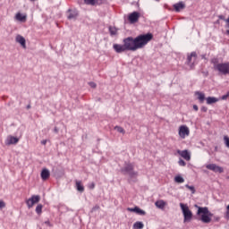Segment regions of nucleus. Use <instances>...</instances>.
<instances>
[{"mask_svg": "<svg viewBox=\"0 0 229 229\" xmlns=\"http://www.w3.org/2000/svg\"><path fill=\"white\" fill-rule=\"evenodd\" d=\"M201 112H207V110H208V108H207V106H202L200 108Z\"/></svg>", "mask_w": 229, "mask_h": 229, "instance_id": "36", "label": "nucleus"}, {"mask_svg": "<svg viewBox=\"0 0 229 229\" xmlns=\"http://www.w3.org/2000/svg\"><path fill=\"white\" fill-rule=\"evenodd\" d=\"M196 58H198V54H196V52H191V55H188L186 61L187 65L193 67L194 62H196Z\"/></svg>", "mask_w": 229, "mask_h": 229, "instance_id": "9", "label": "nucleus"}, {"mask_svg": "<svg viewBox=\"0 0 229 229\" xmlns=\"http://www.w3.org/2000/svg\"><path fill=\"white\" fill-rule=\"evenodd\" d=\"M174 181L175 182V183H183V182H185V179H183L182 175H176Z\"/></svg>", "mask_w": 229, "mask_h": 229, "instance_id": "25", "label": "nucleus"}, {"mask_svg": "<svg viewBox=\"0 0 229 229\" xmlns=\"http://www.w3.org/2000/svg\"><path fill=\"white\" fill-rule=\"evenodd\" d=\"M191 131L187 125H181L179 127V136L181 139H185V137H189Z\"/></svg>", "mask_w": 229, "mask_h": 229, "instance_id": "7", "label": "nucleus"}, {"mask_svg": "<svg viewBox=\"0 0 229 229\" xmlns=\"http://www.w3.org/2000/svg\"><path fill=\"white\" fill-rule=\"evenodd\" d=\"M226 33H227V35H229V30H226Z\"/></svg>", "mask_w": 229, "mask_h": 229, "instance_id": "47", "label": "nucleus"}, {"mask_svg": "<svg viewBox=\"0 0 229 229\" xmlns=\"http://www.w3.org/2000/svg\"><path fill=\"white\" fill-rule=\"evenodd\" d=\"M95 187H96V184H94V182L89 185V189H94Z\"/></svg>", "mask_w": 229, "mask_h": 229, "instance_id": "39", "label": "nucleus"}, {"mask_svg": "<svg viewBox=\"0 0 229 229\" xmlns=\"http://www.w3.org/2000/svg\"><path fill=\"white\" fill-rule=\"evenodd\" d=\"M49 176H51V174L49 173V171L47 168H45L41 171V180L46 182V180H47L49 178Z\"/></svg>", "mask_w": 229, "mask_h": 229, "instance_id": "17", "label": "nucleus"}, {"mask_svg": "<svg viewBox=\"0 0 229 229\" xmlns=\"http://www.w3.org/2000/svg\"><path fill=\"white\" fill-rule=\"evenodd\" d=\"M225 217H226V219H229V212L228 211H226V213H225Z\"/></svg>", "mask_w": 229, "mask_h": 229, "instance_id": "42", "label": "nucleus"}, {"mask_svg": "<svg viewBox=\"0 0 229 229\" xmlns=\"http://www.w3.org/2000/svg\"><path fill=\"white\" fill-rule=\"evenodd\" d=\"M19 142V138L13 136H8L5 140L6 146H12V144H17Z\"/></svg>", "mask_w": 229, "mask_h": 229, "instance_id": "12", "label": "nucleus"}, {"mask_svg": "<svg viewBox=\"0 0 229 229\" xmlns=\"http://www.w3.org/2000/svg\"><path fill=\"white\" fill-rule=\"evenodd\" d=\"M54 131H55V133H58V128L55 127Z\"/></svg>", "mask_w": 229, "mask_h": 229, "instance_id": "43", "label": "nucleus"}, {"mask_svg": "<svg viewBox=\"0 0 229 229\" xmlns=\"http://www.w3.org/2000/svg\"><path fill=\"white\" fill-rule=\"evenodd\" d=\"M127 210L129 212H135L136 214H139V216H146V211L140 209L139 207L128 208Z\"/></svg>", "mask_w": 229, "mask_h": 229, "instance_id": "14", "label": "nucleus"}, {"mask_svg": "<svg viewBox=\"0 0 229 229\" xmlns=\"http://www.w3.org/2000/svg\"><path fill=\"white\" fill-rule=\"evenodd\" d=\"M193 110H195V112H198L199 107H198V106H197V105H194V106H193Z\"/></svg>", "mask_w": 229, "mask_h": 229, "instance_id": "37", "label": "nucleus"}, {"mask_svg": "<svg viewBox=\"0 0 229 229\" xmlns=\"http://www.w3.org/2000/svg\"><path fill=\"white\" fill-rule=\"evenodd\" d=\"M218 18H219L221 21H225L224 15H219Z\"/></svg>", "mask_w": 229, "mask_h": 229, "instance_id": "38", "label": "nucleus"}, {"mask_svg": "<svg viewBox=\"0 0 229 229\" xmlns=\"http://www.w3.org/2000/svg\"><path fill=\"white\" fill-rule=\"evenodd\" d=\"M134 165L131 163L126 164L124 167L121 168V173L123 174H128L130 178H137L139 176V173L135 172Z\"/></svg>", "mask_w": 229, "mask_h": 229, "instance_id": "5", "label": "nucleus"}, {"mask_svg": "<svg viewBox=\"0 0 229 229\" xmlns=\"http://www.w3.org/2000/svg\"><path fill=\"white\" fill-rule=\"evenodd\" d=\"M227 98H228V96H227V94H225V95H224V96L222 97V99H227Z\"/></svg>", "mask_w": 229, "mask_h": 229, "instance_id": "41", "label": "nucleus"}, {"mask_svg": "<svg viewBox=\"0 0 229 229\" xmlns=\"http://www.w3.org/2000/svg\"><path fill=\"white\" fill-rule=\"evenodd\" d=\"M185 187L188 189V191H191V194H196V188L194 186L185 184Z\"/></svg>", "mask_w": 229, "mask_h": 229, "instance_id": "29", "label": "nucleus"}, {"mask_svg": "<svg viewBox=\"0 0 229 229\" xmlns=\"http://www.w3.org/2000/svg\"><path fill=\"white\" fill-rule=\"evenodd\" d=\"M155 205L157 208H160L161 210H164V208H165V201L162 199L156 201Z\"/></svg>", "mask_w": 229, "mask_h": 229, "instance_id": "21", "label": "nucleus"}, {"mask_svg": "<svg viewBox=\"0 0 229 229\" xmlns=\"http://www.w3.org/2000/svg\"><path fill=\"white\" fill-rule=\"evenodd\" d=\"M226 212H229V205L226 207Z\"/></svg>", "mask_w": 229, "mask_h": 229, "instance_id": "46", "label": "nucleus"}, {"mask_svg": "<svg viewBox=\"0 0 229 229\" xmlns=\"http://www.w3.org/2000/svg\"><path fill=\"white\" fill-rule=\"evenodd\" d=\"M132 228L133 229H142V228H144V224L142 222L138 221L133 224Z\"/></svg>", "mask_w": 229, "mask_h": 229, "instance_id": "23", "label": "nucleus"}, {"mask_svg": "<svg viewBox=\"0 0 229 229\" xmlns=\"http://www.w3.org/2000/svg\"><path fill=\"white\" fill-rule=\"evenodd\" d=\"M226 94H227V96H228V98H229V91H228Z\"/></svg>", "mask_w": 229, "mask_h": 229, "instance_id": "48", "label": "nucleus"}, {"mask_svg": "<svg viewBox=\"0 0 229 229\" xmlns=\"http://www.w3.org/2000/svg\"><path fill=\"white\" fill-rule=\"evenodd\" d=\"M109 33L111 37L117 35V29L115 27L110 26L109 27Z\"/></svg>", "mask_w": 229, "mask_h": 229, "instance_id": "27", "label": "nucleus"}, {"mask_svg": "<svg viewBox=\"0 0 229 229\" xmlns=\"http://www.w3.org/2000/svg\"><path fill=\"white\" fill-rule=\"evenodd\" d=\"M30 108H31V106H30V105H28V106H27V110H30Z\"/></svg>", "mask_w": 229, "mask_h": 229, "instance_id": "45", "label": "nucleus"}, {"mask_svg": "<svg viewBox=\"0 0 229 229\" xmlns=\"http://www.w3.org/2000/svg\"><path fill=\"white\" fill-rule=\"evenodd\" d=\"M96 210H99V206H95L94 208H92L91 212H96Z\"/></svg>", "mask_w": 229, "mask_h": 229, "instance_id": "35", "label": "nucleus"}, {"mask_svg": "<svg viewBox=\"0 0 229 229\" xmlns=\"http://www.w3.org/2000/svg\"><path fill=\"white\" fill-rule=\"evenodd\" d=\"M89 87H91V89H96V83L95 82H89Z\"/></svg>", "mask_w": 229, "mask_h": 229, "instance_id": "34", "label": "nucleus"}, {"mask_svg": "<svg viewBox=\"0 0 229 229\" xmlns=\"http://www.w3.org/2000/svg\"><path fill=\"white\" fill-rule=\"evenodd\" d=\"M30 1H35V0H30Z\"/></svg>", "mask_w": 229, "mask_h": 229, "instance_id": "49", "label": "nucleus"}, {"mask_svg": "<svg viewBox=\"0 0 229 229\" xmlns=\"http://www.w3.org/2000/svg\"><path fill=\"white\" fill-rule=\"evenodd\" d=\"M40 201L39 195H32L31 198L26 200V205L28 208H32L33 205Z\"/></svg>", "mask_w": 229, "mask_h": 229, "instance_id": "6", "label": "nucleus"}, {"mask_svg": "<svg viewBox=\"0 0 229 229\" xmlns=\"http://www.w3.org/2000/svg\"><path fill=\"white\" fill-rule=\"evenodd\" d=\"M4 207H6V204L4 203V201L0 200V208H4Z\"/></svg>", "mask_w": 229, "mask_h": 229, "instance_id": "33", "label": "nucleus"}, {"mask_svg": "<svg viewBox=\"0 0 229 229\" xmlns=\"http://www.w3.org/2000/svg\"><path fill=\"white\" fill-rule=\"evenodd\" d=\"M195 95L198 96V99L199 103H203V101H205V93L197 91L195 92Z\"/></svg>", "mask_w": 229, "mask_h": 229, "instance_id": "22", "label": "nucleus"}, {"mask_svg": "<svg viewBox=\"0 0 229 229\" xmlns=\"http://www.w3.org/2000/svg\"><path fill=\"white\" fill-rule=\"evenodd\" d=\"M207 169H209V171H214V173H224L223 167L216 165V164H209L206 165Z\"/></svg>", "mask_w": 229, "mask_h": 229, "instance_id": "10", "label": "nucleus"}, {"mask_svg": "<svg viewBox=\"0 0 229 229\" xmlns=\"http://www.w3.org/2000/svg\"><path fill=\"white\" fill-rule=\"evenodd\" d=\"M76 189L79 191V192H83L85 191V188L82 186L81 182H76Z\"/></svg>", "mask_w": 229, "mask_h": 229, "instance_id": "26", "label": "nucleus"}, {"mask_svg": "<svg viewBox=\"0 0 229 229\" xmlns=\"http://www.w3.org/2000/svg\"><path fill=\"white\" fill-rule=\"evenodd\" d=\"M113 49H114V51L116 53H124L125 51H128L126 49V47H125L124 43H123V45L114 44L113 46Z\"/></svg>", "mask_w": 229, "mask_h": 229, "instance_id": "13", "label": "nucleus"}, {"mask_svg": "<svg viewBox=\"0 0 229 229\" xmlns=\"http://www.w3.org/2000/svg\"><path fill=\"white\" fill-rule=\"evenodd\" d=\"M211 64H213L214 71H216L219 74H222L223 76L229 75V62L219 63L217 58H213Z\"/></svg>", "mask_w": 229, "mask_h": 229, "instance_id": "3", "label": "nucleus"}, {"mask_svg": "<svg viewBox=\"0 0 229 229\" xmlns=\"http://www.w3.org/2000/svg\"><path fill=\"white\" fill-rule=\"evenodd\" d=\"M84 4L96 6L97 4H103V0H84Z\"/></svg>", "mask_w": 229, "mask_h": 229, "instance_id": "16", "label": "nucleus"}, {"mask_svg": "<svg viewBox=\"0 0 229 229\" xmlns=\"http://www.w3.org/2000/svg\"><path fill=\"white\" fill-rule=\"evenodd\" d=\"M177 153L178 155H180V157H182V158H183L187 162L191 160V152H189V150H177Z\"/></svg>", "mask_w": 229, "mask_h": 229, "instance_id": "11", "label": "nucleus"}, {"mask_svg": "<svg viewBox=\"0 0 229 229\" xmlns=\"http://www.w3.org/2000/svg\"><path fill=\"white\" fill-rule=\"evenodd\" d=\"M224 142L226 148H229V137L228 136H224Z\"/></svg>", "mask_w": 229, "mask_h": 229, "instance_id": "31", "label": "nucleus"}, {"mask_svg": "<svg viewBox=\"0 0 229 229\" xmlns=\"http://www.w3.org/2000/svg\"><path fill=\"white\" fill-rule=\"evenodd\" d=\"M77 17H78V11L72 10V9H69L67 11V19H69L70 21L72 19H76Z\"/></svg>", "mask_w": 229, "mask_h": 229, "instance_id": "15", "label": "nucleus"}, {"mask_svg": "<svg viewBox=\"0 0 229 229\" xmlns=\"http://www.w3.org/2000/svg\"><path fill=\"white\" fill-rule=\"evenodd\" d=\"M17 21H20L21 22H24L26 21V16L22 15V13H18L15 16Z\"/></svg>", "mask_w": 229, "mask_h": 229, "instance_id": "24", "label": "nucleus"}, {"mask_svg": "<svg viewBox=\"0 0 229 229\" xmlns=\"http://www.w3.org/2000/svg\"><path fill=\"white\" fill-rule=\"evenodd\" d=\"M114 130H116V131H118L119 133H125L124 129L121 126H115Z\"/></svg>", "mask_w": 229, "mask_h": 229, "instance_id": "30", "label": "nucleus"}, {"mask_svg": "<svg viewBox=\"0 0 229 229\" xmlns=\"http://www.w3.org/2000/svg\"><path fill=\"white\" fill-rule=\"evenodd\" d=\"M178 165H181V167H185V165H187V163H185L183 159L180 158L178 161Z\"/></svg>", "mask_w": 229, "mask_h": 229, "instance_id": "32", "label": "nucleus"}, {"mask_svg": "<svg viewBox=\"0 0 229 229\" xmlns=\"http://www.w3.org/2000/svg\"><path fill=\"white\" fill-rule=\"evenodd\" d=\"M180 208L183 215V223H191L192 220V211L187 204L180 203Z\"/></svg>", "mask_w": 229, "mask_h": 229, "instance_id": "4", "label": "nucleus"}, {"mask_svg": "<svg viewBox=\"0 0 229 229\" xmlns=\"http://www.w3.org/2000/svg\"><path fill=\"white\" fill-rule=\"evenodd\" d=\"M194 208H198L197 216H200L199 221L205 223L206 225L212 222V216L214 214H212V212H210L207 207L202 208L198 206V204H195Z\"/></svg>", "mask_w": 229, "mask_h": 229, "instance_id": "2", "label": "nucleus"}, {"mask_svg": "<svg viewBox=\"0 0 229 229\" xmlns=\"http://www.w3.org/2000/svg\"><path fill=\"white\" fill-rule=\"evenodd\" d=\"M16 42H18V44H21V46H22L23 47H26V39L24 38V37L21 35L16 36Z\"/></svg>", "mask_w": 229, "mask_h": 229, "instance_id": "18", "label": "nucleus"}, {"mask_svg": "<svg viewBox=\"0 0 229 229\" xmlns=\"http://www.w3.org/2000/svg\"><path fill=\"white\" fill-rule=\"evenodd\" d=\"M42 208H44V206L42 204H38L36 207V213L38 214V216H40L42 214Z\"/></svg>", "mask_w": 229, "mask_h": 229, "instance_id": "28", "label": "nucleus"}, {"mask_svg": "<svg viewBox=\"0 0 229 229\" xmlns=\"http://www.w3.org/2000/svg\"><path fill=\"white\" fill-rule=\"evenodd\" d=\"M153 39V34L148 33L143 35H139L136 38L128 37L123 39V44L127 51H137L142 49L150 40Z\"/></svg>", "mask_w": 229, "mask_h": 229, "instance_id": "1", "label": "nucleus"}, {"mask_svg": "<svg viewBox=\"0 0 229 229\" xmlns=\"http://www.w3.org/2000/svg\"><path fill=\"white\" fill-rule=\"evenodd\" d=\"M139 19H140V13L139 12H133L128 16V21L131 24H135V22L139 21Z\"/></svg>", "mask_w": 229, "mask_h": 229, "instance_id": "8", "label": "nucleus"}, {"mask_svg": "<svg viewBox=\"0 0 229 229\" xmlns=\"http://www.w3.org/2000/svg\"><path fill=\"white\" fill-rule=\"evenodd\" d=\"M206 101H207V105H214V103H217L219 99L215 97H208L206 98Z\"/></svg>", "mask_w": 229, "mask_h": 229, "instance_id": "20", "label": "nucleus"}, {"mask_svg": "<svg viewBox=\"0 0 229 229\" xmlns=\"http://www.w3.org/2000/svg\"><path fill=\"white\" fill-rule=\"evenodd\" d=\"M174 8L175 12H180L181 10H183V8H185V4H183V2H179L174 4Z\"/></svg>", "mask_w": 229, "mask_h": 229, "instance_id": "19", "label": "nucleus"}, {"mask_svg": "<svg viewBox=\"0 0 229 229\" xmlns=\"http://www.w3.org/2000/svg\"><path fill=\"white\" fill-rule=\"evenodd\" d=\"M45 225H47V226H51V222H49V220L45 222Z\"/></svg>", "mask_w": 229, "mask_h": 229, "instance_id": "40", "label": "nucleus"}, {"mask_svg": "<svg viewBox=\"0 0 229 229\" xmlns=\"http://www.w3.org/2000/svg\"><path fill=\"white\" fill-rule=\"evenodd\" d=\"M47 140H43V141H41V144H43L44 146H46V144H47Z\"/></svg>", "mask_w": 229, "mask_h": 229, "instance_id": "44", "label": "nucleus"}]
</instances>
